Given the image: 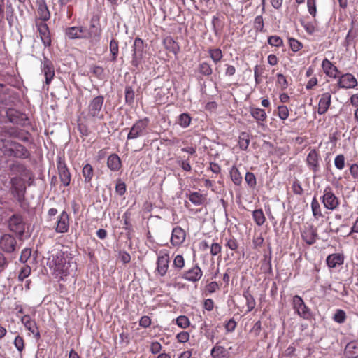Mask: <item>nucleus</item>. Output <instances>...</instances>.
<instances>
[{"mask_svg": "<svg viewBox=\"0 0 358 358\" xmlns=\"http://www.w3.org/2000/svg\"><path fill=\"white\" fill-rule=\"evenodd\" d=\"M47 264L56 275H67L76 269L72 254L66 248L52 252L48 258Z\"/></svg>", "mask_w": 358, "mask_h": 358, "instance_id": "f257e3e1", "label": "nucleus"}, {"mask_svg": "<svg viewBox=\"0 0 358 358\" xmlns=\"http://www.w3.org/2000/svg\"><path fill=\"white\" fill-rule=\"evenodd\" d=\"M91 28L94 30L89 31L83 27H71L65 29V34L70 39L90 38L92 41L99 42L101 32V29L95 27L94 24L91 25Z\"/></svg>", "mask_w": 358, "mask_h": 358, "instance_id": "f03ea898", "label": "nucleus"}, {"mask_svg": "<svg viewBox=\"0 0 358 358\" xmlns=\"http://www.w3.org/2000/svg\"><path fill=\"white\" fill-rule=\"evenodd\" d=\"M104 97L101 95L92 99L87 106V116L94 120H103L104 115L102 113V108Z\"/></svg>", "mask_w": 358, "mask_h": 358, "instance_id": "7ed1b4c3", "label": "nucleus"}, {"mask_svg": "<svg viewBox=\"0 0 358 358\" xmlns=\"http://www.w3.org/2000/svg\"><path fill=\"white\" fill-rule=\"evenodd\" d=\"M149 120L148 118L137 120L130 129L127 139L134 140L147 134Z\"/></svg>", "mask_w": 358, "mask_h": 358, "instance_id": "20e7f679", "label": "nucleus"}, {"mask_svg": "<svg viewBox=\"0 0 358 358\" xmlns=\"http://www.w3.org/2000/svg\"><path fill=\"white\" fill-rule=\"evenodd\" d=\"M321 201L324 208L329 210H336L340 205L339 199L335 195L329 186L324 188Z\"/></svg>", "mask_w": 358, "mask_h": 358, "instance_id": "39448f33", "label": "nucleus"}, {"mask_svg": "<svg viewBox=\"0 0 358 358\" xmlns=\"http://www.w3.org/2000/svg\"><path fill=\"white\" fill-rule=\"evenodd\" d=\"M144 55V42L137 37L134 39L132 46V59L131 64L135 67H138L141 64Z\"/></svg>", "mask_w": 358, "mask_h": 358, "instance_id": "423d86ee", "label": "nucleus"}, {"mask_svg": "<svg viewBox=\"0 0 358 358\" xmlns=\"http://www.w3.org/2000/svg\"><path fill=\"white\" fill-rule=\"evenodd\" d=\"M10 192L18 201L24 200L26 186L24 180L20 177H13L10 180Z\"/></svg>", "mask_w": 358, "mask_h": 358, "instance_id": "0eeeda50", "label": "nucleus"}, {"mask_svg": "<svg viewBox=\"0 0 358 358\" xmlns=\"http://www.w3.org/2000/svg\"><path fill=\"white\" fill-rule=\"evenodd\" d=\"M292 306L295 312L301 317L308 320L311 317L310 309L306 305L302 298L295 295L292 299Z\"/></svg>", "mask_w": 358, "mask_h": 358, "instance_id": "6e6552de", "label": "nucleus"}, {"mask_svg": "<svg viewBox=\"0 0 358 358\" xmlns=\"http://www.w3.org/2000/svg\"><path fill=\"white\" fill-rule=\"evenodd\" d=\"M57 168L61 182L64 187L69 186L71 175L64 159L61 156L57 158Z\"/></svg>", "mask_w": 358, "mask_h": 358, "instance_id": "1a4fd4ad", "label": "nucleus"}, {"mask_svg": "<svg viewBox=\"0 0 358 358\" xmlns=\"http://www.w3.org/2000/svg\"><path fill=\"white\" fill-rule=\"evenodd\" d=\"M8 228L21 238L25 231V223L23 217L20 214L13 215L8 220Z\"/></svg>", "mask_w": 358, "mask_h": 358, "instance_id": "9d476101", "label": "nucleus"}, {"mask_svg": "<svg viewBox=\"0 0 358 358\" xmlns=\"http://www.w3.org/2000/svg\"><path fill=\"white\" fill-rule=\"evenodd\" d=\"M17 241L14 236L6 234L0 237V248L5 252L10 253L15 251Z\"/></svg>", "mask_w": 358, "mask_h": 358, "instance_id": "9b49d317", "label": "nucleus"}, {"mask_svg": "<svg viewBox=\"0 0 358 358\" xmlns=\"http://www.w3.org/2000/svg\"><path fill=\"white\" fill-rule=\"evenodd\" d=\"M202 275V270L197 264H196L192 268L184 271L182 274V278L189 282H196L201 278Z\"/></svg>", "mask_w": 358, "mask_h": 358, "instance_id": "f8f14e48", "label": "nucleus"}, {"mask_svg": "<svg viewBox=\"0 0 358 358\" xmlns=\"http://www.w3.org/2000/svg\"><path fill=\"white\" fill-rule=\"evenodd\" d=\"M338 86L343 89H352L355 88L358 83L355 77L351 73H345L338 76Z\"/></svg>", "mask_w": 358, "mask_h": 358, "instance_id": "ddd939ff", "label": "nucleus"}, {"mask_svg": "<svg viewBox=\"0 0 358 358\" xmlns=\"http://www.w3.org/2000/svg\"><path fill=\"white\" fill-rule=\"evenodd\" d=\"M320 155L315 149H312L306 157V164L310 170L317 172L320 169Z\"/></svg>", "mask_w": 358, "mask_h": 358, "instance_id": "4468645a", "label": "nucleus"}, {"mask_svg": "<svg viewBox=\"0 0 358 358\" xmlns=\"http://www.w3.org/2000/svg\"><path fill=\"white\" fill-rule=\"evenodd\" d=\"M169 255L166 253L159 255L157 260V272L160 276H164L169 266Z\"/></svg>", "mask_w": 358, "mask_h": 358, "instance_id": "2eb2a0df", "label": "nucleus"}, {"mask_svg": "<svg viewBox=\"0 0 358 358\" xmlns=\"http://www.w3.org/2000/svg\"><path fill=\"white\" fill-rule=\"evenodd\" d=\"M11 146L10 157L22 159L29 157V152L24 145L13 141Z\"/></svg>", "mask_w": 358, "mask_h": 358, "instance_id": "dca6fc26", "label": "nucleus"}, {"mask_svg": "<svg viewBox=\"0 0 358 358\" xmlns=\"http://www.w3.org/2000/svg\"><path fill=\"white\" fill-rule=\"evenodd\" d=\"M186 238V233L180 227L173 229L171 237V243L173 246H179L182 244Z\"/></svg>", "mask_w": 358, "mask_h": 358, "instance_id": "f3484780", "label": "nucleus"}, {"mask_svg": "<svg viewBox=\"0 0 358 358\" xmlns=\"http://www.w3.org/2000/svg\"><path fill=\"white\" fill-rule=\"evenodd\" d=\"M69 228V215L66 211H62L59 215L57 221V226L55 231L57 233H66L68 231Z\"/></svg>", "mask_w": 358, "mask_h": 358, "instance_id": "a211bd4d", "label": "nucleus"}, {"mask_svg": "<svg viewBox=\"0 0 358 358\" xmlns=\"http://www.w3.org/2000/svg\"><path fill=\"white\" fill-rule=\"evenodd\" d=\"M331 103V94L329 92H324L320 96L317 113L320 115L324 114Z\"/></svg>", "mask_w": 358, "mask_h": 358, "instance_id": "6ab92c4d", "label": "nucleus"}, {"mask_svg": "<svg viewBox=\"0 0 358 358\" xmlns=\"http://www.w3.org/2000/svg\"><path fill=\"white\" fill-rule=\"evenodd\" d=\"M21 321L26 329L32 333L36 338L38 339L40 338V332L35 320H32L29 315H26L22 317Z\"/></svg>", "mask_w": 358, "mask_h": 358, "instance_id": "aec40b11", "label": "nucleus"}, {"mask_svg": "<svg viewBox=\"0 0 358 358\" xmlns=\"http://www.w3.org/2000/svg\"><path fill=\"white\" fill-rule=\"evenodd\" d=\"M302 239L308 245L314 244L317 238V233L316 229L313 227L305 229L301 232Z\"/></svg>", "mask_w": 358, "mask_h": 358, "instance_id": "412c9836", "label": "nucleus"}, {"mask_svg": "<svg viewBox=\"0 0 358 358\" xmlns=\"http://www.w3.org/2000/svg\"><path fill=\"white\" fill-rule=\"evenodd\" d=\"M322 67L325 74L331 78L338 77V70L329 59H324L322 63Z\"/></svg>", "mask_w": 358, "mask_h": 358, "instance_id": "4be33fe9", "label": "nucleus"}, {"mask_svg": "<svg viewBox=\"0 0 358 358\" xmlns=\"http://www.w3.org/2000/svg\"><path fill=\"white\" fill-rule=\"evenodd\" d=\"M250 113L251 116L257 122L259 125H263L262 122L267 118V114L264 109L259 108L250 107Z\"/></svg>", "mask_w": 358, "mask_h": 358, "instance_id": "5701e85b", "label": "nucleus"}, {"mask_svg": "<svg viewBox=\"0 0 358 358\" xmlns=\"http://www.w3.org/2000/svg\"><path fill=\"white\" fill-rule=\"evenodd\" d=\"M326 262L329 268H335L343 264L344 256L339 253L329 255L327 257Z\"/></svg>", "mask_w": 358, "mask_h": 358, "instance_id": "b1692460", "label": "nucleus"}, {"mask_svg": "<svg viewBox=\"0 0 358 358\" xmlns=\"http://www.w3.org/2000/svg\"><path fill=\"white\" fill-rule=\"evenodd\" d=\"M38 31L41 39L45 47L50 46L51 44V38L48 27L45 23H41L38 25Z\"/></svg>", "mask_w": 358, "mask_h": 358, "instance_id": "393cba45", "label": "nucleus"}, {"mask_svg": "<svg viewBox=\"0 0 358 358\" xmlns=\"http://www.w3.org/2000/svg\"><path fill=\"white\" fill-rule=\"evenodd\" d=\"M121 159L116 154H112L108 156L107 159V166L112 171H118L121 168Z\"/></svg>", "mask_w": 358, "mask_h": 358, "instance_id": "a878e982", "label": "nucleus"}, {"mask_svg": "<svg viewBox=\"0 0 358 358\" xmlns=\"http://www.w3.org/2000/svg\"><path fill=\"white\" fill-rule=\"evenodd\" d=\"M43 71L45 76V83L47 85H49L55 76V71L50 62L45 60L43 62Z\"/></svg>", "mask_w": 358, "mask_h": 358, "instance_id": "bb28decb", "label": "nucleus"}, {"mask_svg": "<svg viewBox=\"0 0 358 358\" xmlns=\"http://www.w3.org/2000/svg\"><path fill=\"white\" fill-rule=\"evenodd\" d=\"M163 44L167 50L173 52L174 55H177L180 50V46L178 43L170 36L166 37L164 39Z\"/></svg>", "mask_w": 358, "mask_h": 358, "instance_id": "cd10ccee", "label": "nucleus"}, {"mask_svg": "<svg viewBox=\"0 0 358 358\" xmlns=\"http://www.w3.org/2000/svg\"><path fill=\"white\" fill-rule=\"evenodd\" d=\"M12 140L6 138H0V151L3 155L10 157L11 152Z\"/></svg>", "mask_w": 358, "mask_h": 358, "instance_id": "c85d7f7f", "label": "nucleus"}, {"mask_svg": "<svg viewBox=\"0 0 358 358\" xmlns=\"http://www.w3.org/2000/svg\"><path fill=\"white\" fill-rule=\"evenodd\" d=\"M345 352L346 355L351 358H356L358 357V343L350 342L347 344Z\"/></svg>", "mask_w": 358, "mask_h": 358, "instance_id": "c756f323", "label": "nucleus"}, {"mask_svg": "<svg viewBox=\"0 0 358 358\" xmlns=\"http://www.w3.org/2000/svg\"><path fill=\"white\" fill-rule=\"evenodd\" d=\"M227 354L225 348L221 345L214 346L210 351L213 358H227Z\"/></svg>", "mask_w": 358, "mask_h": 358, "instance_id": "7c9ffc66", "label": "nucleus"}, {"mask_svg": "<svg viewBox=\"0 0 358 358\" xmlns=\"http://www.w3.org/2000/svg\"><path fill=\"white\" fill-rule=\"evenodd\" d=\"M311 210L313 215L316 220H319L320 218L323 217L320 205L315 196L313 198L311 201Z\"/></svg>", "mask_w": 358, "mask_h": 358, "instance_id": "2f4dec72", "label": "nucleus"}, {"mask_svg": "<svg viewBox=\"0 0 358 358\" xmlns=\"http://www.w3.org/2000/svg\"><path fill=\"white\" fill-rule=\"evenodd\" d=\"M358 36V27H354V22H352V27L348 31L346 37L345 38V45L348 46L354 41V39Z\"/></svg>", "mask_w": 358, "mask_h": 358, "instance_id": "473e14b6", "label": "nucleus"}, {"mask_svg": "<svg viewBox=\"0 0 358 358\" xmlns=\"http://www.w3.org/2000/svg\"><path fill=\"white\" fill-rule=\"evenodd\" d=\"M252 217L257 226H262L266 221L265 215L262 209L255 210L252 212Z\"/></svg>", "mask_w": 358, "mask_h": 358, "instance_id": "72a5a7b5", "label": "nucleus"}, {"mask_svg": "<svg viewBox=\"0 0 358 358\" xmlns=\"http://www.w3.org/2000/svg\"><path fill=\"white\" fill-rule=\"evenodd\" d=\"M82 173L85 178V182L90 183L94 176V171L92 166L90 164H85L83 168Z\"/></svg>", "mask_w": 358, "mask_h": 358, "instance_id": "f704fd0d", "label": "nucleus"}, {"mask_svg": "<svg viewBox=\"0 0 358 358\" xmlns=\"http://www.w3.org/2000/svg\"><path fill=\"white\" fill-rule=\"evenodd\" d=\"M209 57L213 62L217 64L223 57L222 50L220 48H210L208 50Z\"/></svg>", "mask_w": 358, "mask_h": 358, "instance_id": "c9c22d12", "label": "nucleus"}, {"mask_svg": "<svg viewBox=\"0 0 358 358\" xmlns=\"http://www.w3.org/2000/svg\"><path fill=\"white\" fill-rule=\"evenodd\" d=\"M192 118L188 113L180 114L177 119V123L182 128H187L191 123Z\"/></svg>", "mask_w": 358, "mask_h": 358, "instance_id": "e433bc0d", "label": "nucleus"}, {"mask_svg": "<svg viewBox=\"0 0 358 358\" xmlns=\"http://www.w3.org/2000/svg\"><path fill=\"white\" fill-rule=\"evenodd\" d=\"M230 176L233 181V182L236 185H239L242 182V176L238 171V169L235 166H233L230 169Z\"/></svg>", "mask_w": 358, "mask_h": 358, "instance_id": "4c0bfd02", "label": "nucleus"}, {"mask_svg": "<svg viewBox=\"0 0 358 358\" xmlns=\"http://www.w3.org/2000/svg\"><path fill=\"white\" fill-rule=\"evenodd\" d=\"M189 201L195 206H200L203 204L205 197L199 192H194L189 195Z\"/></svg>", "mask_w": 358, "mask_h": 358, "instance_id": "58836bf2", "label": "nucleus"}, {"mask_svg": "<svg viewBox=\"0 0 358 358\" xmlns=\"http://www.w3.org/2000/svg\"><path fill=\"white\" fill-rule=\"evenodd\" d=\"M198 71L203 76H208L213 73L211 66L206 62H203L199 64Z\"/></svg>", "mask_w": 358, "mask_h": 358, "instance_id": "ea45409f", "label": "nucleus"}, {"mask_svg": "<svg viewBox=\"0 0 358 358\" xmlns=\"http://www.w3.org/2000/svg\"><path fill=\"white\" fill-rule=\"evenodd\" d=\"M250 144V138L249 135L246 132H242L239 136L238 139V145L239 148L243 150H245Z\"/></svg>", "mask_w": 358, "mask_h": 358, "instance_id": "a19ab883", "label": "nucleus"}, {"mask_svg": "<svg viewBox=\"0 0 358 358\" xmlns=\"http://www.w3.org/2000/svg\"><path fill=\"white\" fill-rule=\"evenodd\" d=\"M38 13L39 17L43 21H47L50 17V13L45 3H41L38 6Z\"/></svg>", "mask_w": 358, "mask_h": 358, "instance_id": "79ce46f5", "label": "nucleus"}, {"mask_svg": "<svg viewBox=\"0 0 358 358\" xmlns=\"http://www.w3.org/2000/svg\"><path fill=\"white\" fill-rule=\"evenodd\" d=\"M110 52L111 55L110 60L115 62L119 52L118 42L115 39L113 38L110 42Z\"/></svg>", "mask_w": 358, "mask_h": 358, "instance_id": "37998d69", "label": "nucleus"}, {"mask_svg": "<svg viewBox=\"0 0 358 358\" xmlns=\"http://www.w3.org/2000/svg\"><path fill=\"white\" fill-rule=\"evenodd\" d=\"M6 134L10 137L17 138L22 141H28V138L23 136L22 131L18 129H9Z\"/></svg>", "mask_w": 358, "mask_h": 358, "instance_id": "c03bdc74", "label": "nucleus"}, {"mask_svg": "<svg viewBox=\"0 0 358 358\" xmlns=\"http://www.w3.org/2000/svg\"><path fill=\"white\" fill-rule=\"evenodd\" d=\"M243 296L246 301L248 311V312L252 311L255 308V304H256L255 300L253 296L250 293L249 291H245L243 293Z\"/></svg>", "mask_w": 358, "mask_h": 358, "instance_id": "a18cd8bd", "label": "nucleus"}, {"mask_svg": "<svg viewBox=\"0 0 358 358\" xmlns=\"http://www.w3.org/2000/svg\"><path fill=\"white\" fill-rule=\"evenodd\" d=\"M125 101L127 103L131 105L134 101V91L131 86H126L125 90Z\"/></svg>", "mask_w": 358, "mask_h": 358, "instance_id": "49530a36", "label": "nucleus"}, {"mask_svg": "<svg viewBox=\"0 0 358 358\" xmlns=\"http://www.w3.org/2000/svg\"><path fill=\"white\" fill-rule=\"evenodd\" d=\"M176 324L182 329H186L190 325V322L187 316L180 315L176 318Z\"/></svg>", "mask_w": 358, "mask_h": 358, "instance_id": "de8ad7c7", "label": "nucleus"}, {"mask_svg": "<svg viewBox=\"0 0 358 358\" xmlns=\"http://www.w3.org/2000/svg\"><path fill=\"white\" fill-rule=\"evenodd\" d=\"M268 43L271 46L280 47L283 45V41L278 36H271L268 38Z\"/></svg>", "mask_w": 358, "mask_h": 358, "instance_id": "09e8293b", "label": "nucleus"}, {"mask_svg": "<svg viewBox=\"0 0 358 358\" xmlns=\"http://www.w3.org/2000/svg\"><path fill=\"white\" fill-rule=\"evenodd\" d=\"M289 115L288 108L286 106H279L278 107V115L280 120H285L288 118Z\"/></svg>", "mask_w": 358, "mask_h": 358, "instance_id": "8fccbe9b", "label": "nucleus"}, {"mask_svg": "<svg viewBox=\"0 0 358 358\" xmlns=\"http://www.w3.org/2000/svg\"><path fill=\"white\" fill-rule=\"evenodd\" d=\"M173 266L178 270H181L185 266V259L180 255H178L175 257L173 262Z\"/></svg>", "mask_w": 358, "mask_h": 358, "instance_id": "3c124183", "label": "nucleus"}, {"mask_svg": "<svg viewBox=\"0 0 358 358\" xmlns=\"http://www.w3.org/2000/svg\"><path fill=\"white\" fill-rule=\"evenodd\" d=\"M31 273V268L28 265H24L20 269V271L18 275V280L20 281H23L26 278H27Z\"/></svg>", "mask_w": 358, "mask_h": 358, "instance_id": "603ef678", "label": "nucleus"}, {"mask_svg": "<svg viewBox=\"0 0 358 358\" xmlns=\"http://www.w3.org/2000/svg\"><path fill=\"white\" fill-rule=\"evenodd\" d=\"M289 43L291 50L295 52L300 50L303 47V45L301 42H299L298 40L293 38H290L289 39Z\"/></svg>", "mask_w": 358, "mask_h": 358, "instance_id": "864d4df0", "label": "nucleus"}, {"mask_svg": "<svg viewBox=\"0 0 358 358\" xmlns=\"http://www.w3.org/2000/svg\"><path fill=\"white\" fill-rule=\"evenodd\" d=\"M334 165L338 170H342L345 167V157L343 155H338L334 159Z\"/></svg>", "mask_w": 358, "mask_h": 358, "instance_id": "5fc2aeb1", "label": "nucleus"}, {"mask_svg": "<svg viewBox=\"0 0 358 358\" xmlns=\"http://www.w3.org/2000/svg\"><path fill=\"white\" fill-rule=\"evenodd\" d=\"M264 20L262 15H257L255 18L254 21V27L257 31H264Z\"/></svg>", "mask_w": 358, "mask_h": 358, "instance_id": "6e6d98bb", "label": "nucleus"}, {"mask_svg": "<svg viewBox=\"0 0 358 358\" xmlns=\"http://www.w3.org/2000/svg\"><path fill=\"white\" fill-rule=\"evenodd\" d=\"M308 13L315 17L317 13L316 0H307Z\"/></svg>", "mask_w": 358, "mask_h": 358, "instance_id": "4d7b16f0", "label": "nucleus"}, {"mask_svg": "<svg viewBox=\"0 0 358 358\" xmlns=\"http://www.w3.org/2000/svg\"><path fill=\"white\" fill-rule=\"evenodd\" d=\"M346 318L345 313L343 310H337L334 316L335 322L342 324L345 322Z\"/></svg>", "mask_w": 358, "mask_h": 358, "instance_id": "13d9d810", "label": "nucleus"}, {"mask_svg": "<svg viewBox=\"0 0 358 358\" xmlns=\"http://www.w3.org/2000/svg\"><path fill=\"white\" fill-rule=\"evenodd\" d=\"M277 83L282 90H285L288 87V82L286 78L282 73L277 74Z\"/></svg>", "mask_w": 358, "mask_h": 358, "instance_id": "bf43d9fd", "label": "nucleus"}, {"mask_svg": "<svg viewBox=\"0 0 358 358\" xmlns=\"http://www.w3.org/2000/svg\"><path fill=\"white\" fill-rule=\"evenodd\" d=\"M245 180L250 187H254L256 185V178L254 173L247 172L245 176Z\"/></svg>", "mask_w": 358, "mask_h": 358, "instance_id": "052dcab7", "label": "nucleus"}, {"mask_svg": "<svg viewBox=\"0 0 358 358\" xmlns=\"http://www.w3.org/2000/svg\"><path fill=\"white\" fill-rule=\"evenodd\" d=\"M115 192L120 196H122L126 192V185L124 182L118 180L115 186Z\"/></svg>", "mask_w": 358, "mask_h": 358, "instance_id": "680f3d73", "label": "nucleus"}, {"mask_svg": "<svg viewBox=\"0 0 358 358\" xmlns=\"http://www.w3.org/2000/svg\"><path fill=\"white\" fill-rule=\"evenodd\" d=\"M31 254V250L29 248H24L21 252V255L20 257V261L22 263H25L29 259Z\"/></svg>", "mask_w": 358, "mask_h": 358, "instance_id": "e2e57ef3", "label": "nucleus"}, {"mask_svg": "<svg viewBox=\"0 0 358 358\" xmlns=\"http://www.w3.org/2000/svg\"><path fill=\"white\" fill-rule=\"evenodd\" d=\"M162 348V346L158 341H153L150 343V351L154 355L160 352Z\"/></svg>", "mask_w": 358, "mask_h": 358, "instance_id": "0e129e2a", "label": "nucleus"}, {"mask_svg": "<svg viewBox=\"0 0 358 358\" xmlns=\"http://www.w3.org/2000/svg\"><path fill=\"white\" fill-rule=\"evenodd\" d=\"M176 339L180 343H186L189 339V334L187 331H181L176 335Z\"/></svg>", "mask_w": 358, "mask_h": 358, "instance_id": "69168bd1", "label": "nucleus"}, {"mask_svg": "<svg viewBox=\"0 0 358 358\" xmlns=\"http://www.w3.org/2000/svg\"><path fill=\"white\" fill-rule=\"evenodd\" d=\"M14 345L18 351L22 352L24 347L23 338L20 336H16L14 340Z\"/></svg>", "mask_w": 358, "mask_h": 358, "instance_id": "338daca9", "label": "nucleus"}, {"mask_svg": "<svg viewBox=\"0 0 358 358\" xmlns=\"http://www.w3.org/2000/svg\"><path fill=\"white\" fill-rule=\"evenodd\" d=\"M221 245L219 243H213L210 245V254L215 256L221 252Z\"/></svg>", "mask_w": 358, "mask_h": 358, "instance_id": "774afa93", "label": "nucleus"}]
</instances>
